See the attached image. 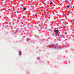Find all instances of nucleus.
I'll return each mask as SVG.
<instances>
[{"instance_id":"7","label":"nucleus","mask_w":74,"mask_h":74,"mask_svg":"<svg viewBox=\"0 0 74 74\" xmlns=\"http://www.w3.org/2000/svg\"><path fill=\"white\" fill-rule=\"evenodd\" d=\"M65 1H68V0H66Z\"/></svg>"},{"instance_id":"6","label":"nucleus","mask_w":74,"mask_h":74,"mask_svg":"<svg viewBox=\"0 0 74 74\" xmlns=\"http://www.w3.org/2000/svg\"><path fill=\"white\" fill-rule=\"evenodd\" d=\"M53 45H50V46H51V47H52V46H53Z\"/></svg>"},{"instance_id":"1","label":"nucleus","mask_w":74,"mask_h":74,"mask_svg":"<svg viewBox=\"0 0 74 74\" xmlns=\"http://www.w3.org/2000/svg\"><path fill=\"white\" fill-rule=\"evenodd\" d=\"M54 32H55L56 35H57L58 36H59V34L58 33L59 32V30H55L54 31Z\"/></svg>"},{"instance_id":"5","label":"nucleus","mask_w":74,"mask_h":74,"mask_svg":"<svg viewBox=\"0 0 74 74\" xmlns=\"http://www.w3.org/2000/svg\"><path fill=\"white\" fill-rule=\"evenodd\" d=\"M50 4H53V3L52 2H51L50 3Z\"/></svg>"},{"instance_id":"4","label":"nucleus","mask_w":74,"mask_h":74,"mask_svg":"<svg viewBox=\"0 0 74 74\" xmlns=\"http://www.w3.org/2000/svg\"><path fill=\"white\" fill-rule=\"evenodd\" d=\"M67 8H70V6L69 5H67L66 6Z\"/></svg>"},{"instance_id":"3","label":"nucleus","mask_w":74,"mask_h":74,"mask_svg":"<svg viewBox=\"0 0 74 74\" xmlns=\"http://www.w3.org/2000/svg\"><path fill=\"white\" fill-rule=\"evenodd\" d=\"M23 10L24 11H26V8H23Z\"/></svg>"},{"instance_id":"8","label":"nucleus","mask_w":74,"mask_h":74,"mask_svg":"<svg viewBox=\"0 0 74 74\" xmlns=\"http://www.w3.org/2000/svg\"><path fill=\"white\" fill-rule=\"evenodd\" d=\"M71 16H72V14H71Z\"/></svg>"},{"instance_id":"2","label":"nucleus","mask_w":74,"mask_h":74,"mask_svg":"<svg viewBox=\"0 0 74 74\" xmlns=\"http://www.w3.org/2000/svg\"><path fill=\"white\" fill-rule=\"evenodd\" d=\"M19 54L20 55H22V52L21 51H19Z\"/></svg>"}]
</instances>
